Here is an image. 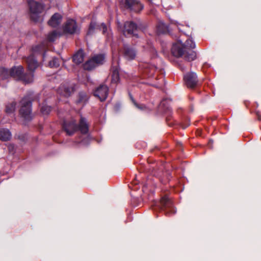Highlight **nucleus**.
I'll use <instances>...</instances> for the list:
<instances>
[{
	"mask_svg": "<svg viewBox=\"0 0 261 261\" xmlns=\"http://www.w3.org/2000/svg\"><path fill=\"white\" fill-rule=\"evenodd\" d=\"M88 96L86 93L81 92L79 94V102H84L88 100Z\"/></svg>",
	"mask_w": 261,
	"mask_h": 261,
	"instance_id": "nucleus-28",
	"label": "nucleus"
},
{
	"mask_svg": "<svg viewBox=\"0 0 261 261\" xmlns=\"http://www.w3.org/2000/svg\"><path fill=\"white\" fill-rule=\"evenodd\" d=\"M132 101H133L134 105L136 106L137 108L140 109H143V108L145 107L144 105H141L139 106L135 101H134V99H132Z\"/></svg>",
	"mask_w": 261,
	"mask_h": 261,
	"instance_id": "nucleus-29",
	"label": "nucleus"
},
{
	"mask_svg": "<svg viewBox=\"0 0 261 261\" xmlns=\"http://www.w3.org/2000/svg\"><path fill=\"white\" fill-rule=\"evenodd\" d=\"M73 89L72 87H64L63 86L60 88L59 92L65 97L69 96L73 92Z\"/></svg>",
	"mask_w": 261,
	"mask_h": 261,
	"instance_id": "nucleus-21",
	"label": "nucleus"
},
{
	"mask_svg": "<svg viewBox=\"0 0 261 261\" xmlns=\"http://www.w3.org/2000/svg\"><path fill=\"white\" fill-rule=\"evenodd\" d=\"M184 80L186 84L189 88H194L197 84V79L196 74L191 72L186 74L184 76Z\"/></svg>",
	"mask_w": 261,
	"mask_h": 261,
	"instance_id": "nucleus-14",
	"label": "nucleus"
},
{
	"mask_svg": "<svg viewBox=\"0 0 261 261\" xmlns=\"http://www.w3.org/2000/svg\"><path fill=\"white\" fill-rule=\"evenodd\" d=\"M156 30L159 34H164L168 31V28L162 21H160L156 25Z\"/></svg>",
	"mask_w": 261,
	"mask_h": 261,
	"instance_id": "nucleus-20",
	"label": "nucleus"
},
{
	"mask_svg": "<svg viewBox=\"0 0 261 261\" xmlns=\"http://www.w3.org/2000/svg\"><path fill=\"white\" fill-rule=\"evenodd\" d=\"M64 130L69 136L72 135L78 129L82 134H86L88 131V125L85 118L81 117L79 126L76 124V121L72 119L69 122H65L63 125Z\"/></svg>",
	"mask_w": 261,
	"mask_h": 261,
	"instance_id": "nucleus-2",
	"label": "nucleus"
},
{
	"mask_svg": "<svg viewBox=\"0 0 261 261\" xmlns=\"http://www.w3.org/2000/svg\"><path fill=\"white\" fill-rule=\"evenodd\" d=\"M28 4L31 18L35 21H39L40 14L44 10L43 5L41 3L37 2L34 0H29Z\"/></svg>",
	"mask_w": 261,
	"mask_h": 261,
	"instance_id": "nucleus-3",
	"label": "nucleus"
},
{
	"mask_svg": "<svg viewBox=\"0 0 261 261\" xmlns=\"http://www.w3.org/2000/svg\"><path fill=\"white\" fill-rule=\"evenodd\" d=\"M108 88L106 85H100L94 92V96L98 97L100 101H104L107 97Z\"/></svg>",
	"mask_w": 261,
	"mask_h": 261,
	"instance_id": "nucleus-12",
	"label": "nucleus"
},
{
	"mask_svg": "<svg viewBox=\"0 0 261 261\" xmlns=\"http://www.w3.org/2000/svg\"><path fill=\"white\" fill-rule=\"evenodd\" d=\"M60 35V34L56 31H54L48 34L47 36V40L50 42H53L58 38Z\"/></svg>",
	"mask_w": 261,
	"mask_h": 261,
	"instance_id": "nucleus-23",
	"label": "nucleus"
},
{
	"mask_svg": "<svg viewBox=\"0 0 261 261\" xmlns=\"http://www.w3.org/2000/svg\"><path fill=\"white\" fill-rule=\"evenodd\" d=\"M11 134L8 129H0V140L2 141H7L10 139Z\"/></svg>",
	"mask_w": 261,
	"mask_h": 261,
	"instance_id": "nucleus-18",
	"label": "nucleus"
},
{
	"mask_svg": "<svg viewBox=\"0 0 261 261\" xmlns=\"http://www.w3.org/2000/svg\"><path fill=\"white\" fill-rule=\"evenodd\" d=\"M62 16L58 13H55L52 16L50 20L48 21V24L52 27H56L61 22Z\"/></svg>",
	"mask_w": 261,
	"mask_h": 261,
	"instance_id": "nucleus-15",
	"label": "nucleus"
},
{
	"mask_svg": "<svg viewBox=\"0 0 261 261\" xmlns=\"http://www.w3.org/2000/svg\"><path fill=\"white\" fill-rule=\"evenodd\" d=\"M84 61V53L83 51H79L73 57V61L76 64L82 63Z\"/></svg>",
	"mask_w": 261,
	"mask_h": 261,
	"instance_id": "nucleus-19",
	"label": "nucleus"
},
{
	"mask_svg": "<svg viewBox=\"0 0 261 261\" xmlns=\"http://www.w3.org/2000/svg\"><path fill=\"white\" fill-rule=\"evenodd\" d=\"M20 103V115L26 120H31L32 118L31 102L27 98H24L21 100Z\"/></svg>",
	"mask_w": 261,
	"mask_h": 261,
	"instance_id": "nucleus-6",
	"label": "nucleus"
},
{
	"mask_svg": "<svg viewBox=\"0 0 261 261\" xmlns=\"http://www.w3.org/2000/svg\"><path fill=\"white\" fill-rule=\"evenodd\" d=\"M97 26L95 22H92L90 24L89 28L87 32V35H90L92 34L93 32V30L97 28ZM98 27L99 30H102V33L103 34H106L108 30V28L106 24H105L104 23H101L100 25H98Z\"/></svg>",
	"mask_w": 261,
	"mask_h": 261,
	"instance_id": "nucleus-16",
	"label": "nucleus"
},
{
	"mask_svg": "<svg viewBox=\"0 0 261 261\" xmlns=\"http://www.w3.org/2000/svg\"><path fill=\"white\" fill-rule=\"evenodd\" d=\"M23 68L21 66L15 67L11 69V75L12 77L15 79L22 80L26 83H29L33 81V75L31 74L29 75H25L23 73Z\"/></svg>",
	"mask_w": 261,
	"mask_h": 261,
	"instance_id": "nucleus-5",
	"label": "nucleus"
},
{
	"mask_svg": "<svg viewBox=\"0 0 261 261\" xmlns=\"http://www.w3.org/2000/svg\"><path fill=\"white\" fill-rule=\"evenodd\" d=\"M162 208L166 214H174L175 210L173 207L172 202L167 197H163L161 201Z\"/></svg>",
	"mask_w": 261,
	"mask_h": 261,
	"instance_id": "nucleus-13",
	"label": "nucleus"
},
{
	"mask_svg": "<svg viewBox=\"0 0 261 261\" xmlns=\"http://www.w3.org/2000/svg\"><path fill=\"white\" fill-rule=\"evenodd\" d=\"M16 108V102H13L6 106V111L7 113L13 112Z\"/></svg>",
	"mask_w": 261,
	"mask_h": 261,
	"instance_id": "nucleus-25",
	"label": "nucleus"
},
{
	"mask_svg": "<svg viewBox=\"0 0 261 261\" xmlns=\"http://www.w3.org/2000/svg\"><path fill=\"white\" fill-rule=\"evenodd\" d=\"M43 59L45 58V55L44 54L43 56Z\"/></svg>",
	"mask_w": 261,
	"mask_h": 261,
	"instance_id": "nucleus-31",
	"label": "nucleus"
},
{
	"mask_svg": "<svg viewBox=\"0 0 261 261\" xmlns=\"http://www.w3.org/2000/svg\"><path fill=\"white\" fill-rule=\"evenodd\" d=\"M164 105V101H162V102H161V106H163Z\"/></svg>",
	"mask_w": 261,
	"mask_h": 261,
	"instance_id": "nucleus-30",
	"label": "nucleus"
},
{
	"mask_svg": "<svg viewBox=\"0 0 261 261\" xmlns=\"http://www.w3.org/2000/svg\"><path fill=\"white\" fill-rule=\"evenodd\" d=\"M77 30L76 22L73 19L67 20L63 27L64 32L70 34L76 33Z\"/></svg>",
	"mask_w": 261,
	"mask_h": 261,
	"instance_id": "nucleus-11",
	"label": "nucleus"
},
{
	"mask_svg": "<svg viewBox=\"0 0 261 261\" xmlns=\"http://www.w3.org/2000/svg\"><path fill=\"white\" fill-rule=\"evenodd\" d=\"M195 47V44L191 39L186 40L185 44H183L181 40H178L173 44L172 47V53L176 57H183L186 60L191 61L195 59L196 53L191 50Z\"/></svg>",
	"mask_w": 261,
	"mask_h": 261,
	"instance_id": "nucleus-1",
	"label": "nucleus"
},
{
	"mask_svg": "<svg viewBox=\"0 0 261 261\" xmlns=\"http://www.w3.org/2000/svg\"><path fill=\"white\" fill-rule=\"evenodd\" d=\"M11 76V70H9L5 68H0V79L6 80Z\"/></svg>",
	"mask_w": 261,
	"mask_h": 261,
	"instance_id": "nucleus-22",
	"label": "nucleus"
},
{
	"mask_svg": "<svg viewBox=\"0 0 261 261\" xmlns=\"http://www.w3.org/2000/svg\"><path fill=\"white\" fill-rule=\"evenodd\" d=\"M59 62L57 58H54L49 62V66L50 67H58L59 66Z\"/></svg>",
	"mask_w": 261,
	"mask_h": 261,
	"instance_id": "nucleus-27",
	"label": "nucleus"
},
{
	"mask_svg": "<svg viewBox=\"0 0 261 261\" xmlns=\"http://www.w3.org/2000/svg\"><path fill=\"white\" fill-rule=\"evenodd\" d=\"M44 49L45 46L44 44H41L34 47L33 48V54L26 59L28 70L31 73L34 72L39 65L38 62L35 58L34 54L38 52L41 53L43 51Z\"/></svg>",
	"mask_w": 261,
	"mask_h": 261,
	"instance_id": "nucleus-4",
	"label": "nucleus"
},
{
	"mask_svg": "<svg viewBox=\"0 0 261 261\" xmlns=\"http://www.w3.org/2000/svg\"><path fill=\"white\" fill-rule=\"evenodd\" d=\"M51 111V108L46 105H43L41 107V112L43 115H47Z\"/></svg>",
	"mask_w": 261,
	"mask_h": 261,
	"instance_id": "nucleus-26",
	"label": "nucleus"
},
{
	"mask_svg": "<svg viewBox=\"0 0 261 261\" xmlns=\"http://www.w3.org/2000/svg\"><path fill=\"white\" fill-rule=\"evenodd\" d=\"M139 28L137 25L132 21H127L125 23L122 30L125 36H137Z\"/></svg>",
	"mask_w": 261,
	"mask_h": 261,
	"instance_id": "nucleus-8",
	"label": "nucleus"
},
{
	"mask_svg": "<svg viewBox=\"0 0 261 261\" xmlns=\"http://www.w3.org/2000/svg\"><path fill=\"white\" fill-rule=\"evenodd\" d=\"M141 67L144 69V72L148 73L150 76L154 75L155 71H158L157 68L154 66L148 63H144L141 65Z\"/></svg>",
	"mask_w": 261,
	"mask_h": 261,
	"instance_id": "nucleus-17",
	"label": "nucleus"
},
{
	"mask_svg": "<svg viewBox=\"0 0 261 261\" xmlns=\"http://www.w3.org/2000/svg\"><path fill=\"white\" fill-rule=\"evenodd\" d=\"M105 60V57L102 55H99L93 57L84 64V69L86 70H91L95 67L102 64Z\"/></svg>",
	"mask_w": 261,
	"mask_h": 261,
	"instance_id": "nucleus-7",
	"label": "nucleus"
},
{
	"mask_svg": "<svg viewBox=\"0 0 261 261\" xmlns=\"http://www.w3.org/2000/svg\"><path fill=\"white\" fill-rule=\"evenodd\" d=\"M119 71L117 68L113 70L112 75V82L113 83H117L119 81Z\"/></svg>",
	"mask_w": 261,
	"mask_h": 261,
	"instance_id": "nucleus-24",
	"label": "nucleus"
},
{
	"mask_svg": "<svg viewBox=\"0 0 261 261\" xmlns=\"http://www.w3.org/2000/svg\"><path fill=\"white\" fill-rule=\"evenodd\" d=\"M125 7L135 12H139L142 10V5L137 0H125Z\"/></svg>",
	"mask_w": 261,
	"mask_h": 261,
	"instance_id": "nucleus-10",
	"label": "nucleus"
},
{
	"mask_svg": "<svg viewBox=\"0 0 261 261\" xmlns=\"http://www.w3.org/2000/svg\"><path fill=\"white\" fill-rule=\"evenodd\" d=\"M122 54L126 60L131 61L135 59L137 51L134 47L126 45L124 46Z\"/></svg>",
	"mask_w": 261,
	"mask_h": 261,
	"instance_id": "nucleus-9",
	"label": "nucleus"
}]
</instances>
